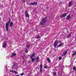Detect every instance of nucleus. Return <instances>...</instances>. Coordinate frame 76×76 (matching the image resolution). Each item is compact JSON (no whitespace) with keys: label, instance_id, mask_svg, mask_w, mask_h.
Wrapping results in <instances>:
<instances>
[{"label":"nucleus","instance_id":"f704fd0d","mask_svg":"<svg viewBox=\"0 0 76 76\" xmlns=\"http://www.w3.org/2000/svg\"><path fill=\"white\" fill-rule=\"evenodd\" d=\"M75 38H76V37H75Z\"/></svg>","mask_w":76,"mask_h":76},{"label":"nucleus","instance_id":"cd10ccee","mask_svg":"<svg viewBox=\"0 0 76 76\" xmlns=\"http://www.w3.org/2000/svg\"><path fill=\"white\" fill-rule=\"evenodd\" d=\"M40 72L42 73V68L40 69Z\"/></svg>","mask_w":76,"mask_h":76},{"label":"nucleus","instance_id":"dca6fc26","mask_svg":"<svg viewBox=\"0 0 76 76\" xmlns=\"http://www.w3.org/2000/svg\"><path fill=\"white\" fill-rule=\"evenodd\" d=\"M71 37V34H69L67 36V38H69Z\"/></svg>","mask_w":76,"mask_h":76},{"label":"nucleus","instance_id":"6ab92c4d","mask_svg":"<svg viewBox=\"0 0 76 76\" xmlns=\"http://www.w3.org/2000/svg\"><path fill=\"white\" fill-rule=\"evenodd\" d=\"M25 52L26 53H28V50L26 48L25 49Z\"/></svg>","mask_w":76,"mask_h":76},{"label":"nucleus","instance_id":"412c9836","mask_svg":"<svg viewBox=\"0 0 76 76\" xmlns=\"http://www.w3.org/2000/svg\"><path fill=\"white\" fill-rule=\"evenodd\" d=\"M58 59H59V60H61V59H62V58H61V56L59 57Z\"/></svg>","mask_w":76,"mask_h":76},{"label":"nucleus","instance_id":"20e7f679","mask_svg":"<svg viewBox=\"0 0 76 76\" xmlns=\"http://www.w3.org/2000/svg\"><path fill=\"white\" fill-rule=\"evenodd\" d=\"M6 45H7V44L6 43V41H5L4 42V44L2 45L3 48H5V47H6Z\"/></svg>","mask_w":76,"mask_h":76},{"label":"nucleus","instance_id":"4468645a","mask_svg":"<svg viewBox=\"0 0 76 76\" xmlns=\"http://www.w3.org/2000/svg\"><path fill=\"white\" fill-rule=\"evenodd\" d=\"M63 44H64L63 43H62L59 44L58 45V47H61V46L62 45H63Z\"/></svg>","mask_w":76,"mask_h":76},{"label":"nucleus","instance_id":"9d476101","mask_svg":"<svg viewBox=\"0 0 76 76\" xmlns=\"http://www.w3.org/2000/svg\"><path fill=\"white\" fill-rule=\"evenodd\" d=\"M35 53H33L32 54V55L30 56V58H31V59H32V58H33V57L34 56H35Z\"/></svg>","mask_w":76,"mask_h":76},{"label":"nucleus","instance_id":"c85d7f7f","mask_svg":"<svg viewBox=\"0 0 76 76\" xmlns=\"http://www.w3.org/2000/svg\"><path fill=\"white\" fill-rule=\"evenodd\" d=\"M23 73H22L20 74V76H23V75H24Z\"/></svg>","mask_w":76,"mask_h":76},{"label":"nucleus","instance_id":"bb28decb","mask_svg":"<svg viewBox=\"0 0 76 76\" xmlns=\"http://www.w3.org/2000/svg\"><path fill=\"white\" fill-rule=\"evenodd\" d=\"M31 60H32V61L34 62V61H35V58H32Z\"/></svg>","mask_w":76,"mask_h":76},{"label":"nucleus","instance_id":"72a5a7b5","mask_svg":"<svg viewBox=\"0 0 76 76\" xmlns=\"http://www.w3.org/2000/svg\"><path fill=\"white\" fill-rule=\"evenodd\" d=\"M63 76H64V75H63Z\"/></svg>","mask_w":76,"mask_h":76},{"label":"nucleus","instance_id":"f257e3e1","mask_svg":"<svg viewBox=\"0 0 76 76\" xmlns=\"http://www.w3.org/2000/svg\"><path fill=\"white\" fill-rule=\"evenodd\" d=\"M47 17H45V18H43L42 20V22H40V25H41L42 27L43 28L44 27V24H45V22H46V19Z\"/></svg>","mask_w":76,"mask_h":76},{"label":"nucleus","instance_id":"ddd939ff","mask_svg":"<svg viewBox=\"0 0 76 76\" xmlns=\"http://www.w3.org/2000/svg\"><path fill=\"white\" fill-rule=\"evenodd\" d=\"M70 18V15H68L66 17V19L67 20H69Z\"/></svg>","mask_w":76,"mask_h":76},{"label":"nucleus","instance_id":"0eeeda50","mask_svg":"<svg viewBox=\"0 0 76 76\" xmlns=\"http://www.w3.org/2000/svg\"><path fill=\"white\" fill-rule=\"evenodd\" d=\"M29 4L30 5H35V4H37V3L35 1L33 3H29Z\"/></svg>","mask_w":76,"mask_h":76},{"label":"nucleus","instance_id":"39448f33","mask_svg":"<svg viewBox=\"0 0 76 76\" xmlns=\"http://www.w3.org/2000/svg\"><path fill=\"white\" fill-rule=\"evenodd\" d=\"M58 41H55L54 44V46L55 48H56V46L57 45V44H58Z\"/></svg>","mask_w":76,"mask_h":76},{"label":"nucleus","instance_id":"2f4dec72","mask_svg":"<svg viewBox=\"0 0 76 76\" xmlns=\"http://www.w3.org/2000/svg\"><path fill=\"white\" fill-rule=\"evenodd\" d=\"M60 4H61V2H60Z\"/></svg>","mask_w":76,"mask_h":76},{"label":"nucleus","instance_id":"5701e85b","mask_svg":"<svg viewBox=\"0 0 76 76\" xmlns=\"http://www.w3.org/2000/svg\"><path fill=\"white\" fill-rule=\"evenodd\" d=\"M36 60H39V57L37 56L35 59Z\"/></svg>","mask_w":76,"mask_h":76},{"label":"nucleus","instance_id":"aec40b11","mask_svg":"<svg viewBox=\"0 0 76 76\" xmlns=\"http://www.w3.org/2000/svg\"><path fill=\"white\" fill-rule=\"evenodd\" d=\"M42 64H41L40 66V69H42Z\"/></svg>","mask_w":76,"mask_h":76},{"label":"nucleus","instance_id":"f3484780","mask_svg":"<svg viewBox=\"0 0 76 76\" xmlns=\"http://www.w3.org/2000/svg\"><path fill=\"white\" fill-rule=\"evenodd\" d=\"M53 74L54 75V76H56L57 74L56 73V72H53Z\"/></svg>","mask_w":76,"mask_h":76},{"label":"nucleus","instance_id":"7c9ffc66","mask_svg":"<svg viewBox=\"0 0 76 76\" xmlns=\"http://www.w3.org/2000/svg\"><path fill=\"white\" fill-rule=\"evenodd\" d=\"M5 70H7V67L6 66L5 68Z\"/></svg>","mask_w":76,"mask_h":76},{"label":"nucleus","instance_id":"9b49d317","mask_svg":"<svg viewBox=\"0 0 76 76\" xmlns=\"http://www.w3.org/2000/svg\"><path fill=\"white\" fill-rule=\"evenodd\" d=\"M16 56V54L15 53H12V55L11 56V57H13V56Z\"/></svg>","mask_w":76,"mask_h":76},{"label":"nucleus","instance_id":"1a4fd4ad","mask_svg":"<svg viewBox=\"0 0 76 76\" xmlns=\"http://www.w3.org/2000/svg\"><path fill=\"white\" fill-rule=\"evenodd\" d=\"M25 13L26 14V17H29V14H28V12H27V11H26Z\"/></svg>","mask_w":76,"mask_h":76},{"label":"nucleus","instance_id":"f8f14e48","mask_svg":"<svg viewBox=\"0 0 76 76\" xmlns=\"http://www.w3.org/2000/svg\"><path fill=\"white\" fill-rule=\"evenodd\" d=\"M67 54V51H65L63 54V55L64 56H65L66 55V54Z\"/></svg>","mask_w":76,"mask_h":76},{"label":"nucleus","instance_id":"a211bd4d","mask_svg":"<svg viewBox=\"0 0 76 76\" xmlns=\"http://www.w3.org/2000/svg\"><path fill=\"white\" fill-rule=\"evenodd\" d=\"M72 5V2L71 1L70 2L69 4V6L70 7Z\"/></svg>","mask_w":76,"mask_h":76},{"label":"nucleus","instance_id":"c756f323","mask_svg":"<svg viewBox=\"0 0 76 76\" xmlns=\"http://www.w3.org/2000/svg\"><path fill=\"white\" fill-rule=\"evenodd\" d=\"M44 69H47V66H44Z\"/></svg>","mask_w":76,"mask_h":76},{"label":"nucleus","instance_id":"393cba45","mask_svg":"<svg viewBox=\"0 0 76 76\" xmlns=\"http://www.w3.org/2000/svg\"><path fill=\"white\" fill-rule=\"evenodd\" d=\"M40 37L39 36H38L37 37H36V38H37V39H38Z\"/></svg>","mask_w":76,"mask_h":76},{"label":"nucleus","instance_id":"4be33fe9","mask_svg":"<svg viewBox=\"0 0 76 76\" xmlns=\"http://www.w3.org/2000/svg\"><path fill=\"white\" fill-rule=\"evenodd\" d=\"M10 25L11 26H12V25H13V22H12L11 23H10Z\"/></svg>","mask_w":76,"mask_h":76},{"label":"nucleus","instance_id":"6e6552de","mask_svg":"<svg viewBox=\"0 0 76 76\" xmlns=\"http://www.w3.org/2000/svg\"><path fill=\"white\" fill-rule=\"evenodd\" d=\"M10 72H11V73H15V74H18V72L13 70H10Z\"/></svg>","mask_w":76,"mask_h":76},{"label":"nucleus","instance_id":"b1692460","mask_svg":"<svg viewBox=\"0 0 76 76\" xmlns=\"http://www.w3.org/2000/svg\"><path fill=\"white\" fill-rule=\"evenodd\" d=\"M76 68H75V66H74L73 67V69L74 70H75L76 71V69H75Z\"/></svg>","mask_w":76,"mask_h":76},{"label":"nucleus","instance_id":"2eb2a0df","mask_svg":"<svg viewBox=\"0 0 76 76\" xmlns=\"http://www.w3.org/2000/svg\"><path fill=\"white\" fill-rule=\"evenodd\" d=\"M47 60L48 62V63H50V61H50V59L49 58H48L47 59Z\"/></svg>","mask_w":76,"mask_h":76},{"label":"nucleus","instance_id":"7ed1b4c3","mask_svg":"<svg viewBox=\"0 0 76 76\" xmlns=\"http://www.w3.org/2000/svg\"><path fill=\"white\" fill-rule=\"evenodd\" d=\"M18 67V66H17V65L14 64L13 66H12V69H16Z\"/></svg>","mask_w":76,"mask_h":76},{"label":"nucleus","instance_id":"423d86ee","mask_svg":"<svg viewBox=\"0 0 76 76\" xmlns=\"http://www.w3.org/2000/svg\"><path fill=\"white\" fill-rule=\"evenodd\" d=\"M67 15V13H65L63 15H61L60 17L61 18H64V17H65L66 15Z\"/></svg>","mask_w":76,"mask_h":76},{"label":"nucleus","instance_id":"473e14b6","mask_svg":"<svg viewBox=\"0 0 76 76\" xmlns=\"http://www.w3.org/2000/svg\"><path fill=\"white\" fill-rule=\"evenodd\" d=\"M24 1V3L25 2V1Z\"/></svg>","mask_w":76,"mask_h":76},{"label":"nucleus","instance_id":"a878e982","mask_svg":"<svg viewBox=\"0 0 76 76\" xmlns=\"http://www.w3.org/2000/svg\"><path fill=\"white\" fill-rule=\"evenodd\" d=\"M26 47L27 48H29V45H27Z\"/></svg>","mask_w":76,"mask_h":76},{"label":"nucleus","instance_id":"f03ea898","mask_svg":"<svg viewBox=\"0 0 76 76\" xmlns=\"http://www.w3.org/2000/svg\"><path fill=\"white\" fill-rule=\"evenodd\" d=\"M10 20H9V21L8 22V23H7L5 26L6 29L7 31H9V23H10Z\"/></svg>","mask_w":76,"mask_h":76}]
</instances>
